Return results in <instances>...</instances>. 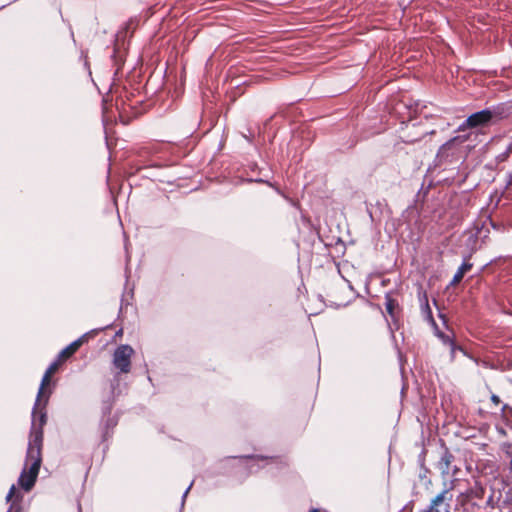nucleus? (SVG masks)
<instances>
[{"label":"nucleus","instance_id":"f257e3e1","mask_svg":"<svg viewBox=\"0 0 512 512\" xmlns=\"http://www.w3.org/2000/svg\"><path fill=\"white\" fill-rule=\"evenodd\" d=\"M44 424V418H38L32 424V434L29 443L27 458L23 471L19 477V485L29 491L35 484L41 466L42 433L39 429Z\"/></svg>","mask_w":512,"mask_h":512},{"label":"nucleus","instance_id":"f03ea898","mask_svg":"<svg viewBox=\"0 0 512 512\" xmlns=\"http://www.w3.org/2000/svg\"><path fill=\"white\" fill-rule=\"evenodd\" d=\"M503 118V111L500 107L486 108L471 114L458 127V131H465L469 128L485 127L491 123H496Z\"/></svg>","mask_w":512,"mask_h":512},{"label":"nucleus","instance_id":"7ed1b4c3","mask_svg":"<svg viewBox=\"0 0 512 512\" xmlns=\"http://www.w3.org/2000/svg\"><path fill=\"white\" fill-rule=\"evenodd\" d=\"M133 349L127 344L118 346L113 354V365L121 373H128L131 368V356Z\"/></svg>","mask_w":512,"mask_h":512},{"label":"nucleus","instance_id":"20e7f679","mask_svg":"<svg viewBox=\"0 0 512 512\" xmlns=\"http://www.w3.org/2000/svg\"><path fill=\"white\" fill-rule=\"evenodd\" d=\"M50 375L44 373L41 385L38 391V395L35 401V405L32 409V415L31 416H46L47 412L45 410V405L48 401V396L45 394L44 388L46 385L50 382Z\"/></svg>","mask_w":512,"mask_h":512},{"label":"nucleus","instance_id":"39448f33","mask_svg":"<svg viewBox=\"0 0 512 512\" xmlns=\"http://www.w3.org/2000/svg\"><path fill=\"white\" fill-rule=\"evenodd\" d=\"M86 338V334L82 335L80 338L76 339L72 343H70L67 347H65L58 355L59 359H66L73 355L79 347L82 345L84 339Z\"/></svg>","mask_w":512,"mask_h":512},{"label":"nucleus","instance_id":"423d86ee","mask_svg":"<svg viewBox=\"0 0 512 512\" xmlns=\"http://www.w3.org/2000/svg\"><path fill=\"white\" fill-rule=\"evenodd\" d=\"M435 328H436V335L442 340V342L444 344L449 345L452 359L455 357V353L457 350L464 353V350L460 346L456 345L454 340L449 335H446L443 332H440L438 330L437 325L435 326Z\"/></svg>","mask_w":512,"mask_h":512},{"label":"nucleus","instance_id":"0eeeda50","mask_svg":"<svg viewBox=\"0 0 512 512\" xmlns=\"http://www.w3.org/2000/svg\"><path fill=\"white\" fill-rule=\"evenodd\" d=\"M421 303V311L424 319H426L429 323H431L433 326H436V323L433 318L432 310L428 303L427 295L424 293L422 298H420Z\"/></svg>","mask_w":512,"mask_h":512},{"label":"nucleus","instance_id":"6e6552de","mask_svg":"<svg viewBox=\"0 0 512 512\" xmlns=\"http://www.w3.org/2000/svg\"><path fill=\"white\" fill-rule=\"evenodd\" d=\"M472 268L471 263L463 262L460 267L457 269L456 273L453 276V279L451 281V285H455L459 283L462 278L464 277L465 273L469 271Z\"/></svg>","mask_w":512,"mask_h":512},{"label":"nucleus","instance_id":"1a4fd4ad","mask_svg":"<svg viewBox=\"0 0 512 512\" xmlns=\"http://www.w3.org/2000/svg\"><path fill=\"white\" fill-rule=\"evenodd\" d=\"M397 305V301L393 299L390 295L387 294L385 296L386 311L391 317H394V309Z\"/></svg>","mask_w":512,"mask_h":512},{"label":"nucleus","instance_id":"9d476101","mask_svg":"<svg viewBox=\"0 0 512 512\" xmlns=\"http://www.w3.org/2000/svg\"><path fill=\"white\" fill-rule=\"evenodd\" d=\"M57 368H58V361H54L53 363H51L49 365V367L47 368L45 373L51 376L57 370Z\"/></svg>","mask_w":512,"mask_h":512},{"label":"nucleus","instance_id":"9b49d317","mask_svg":"<svg viewBox=\"0 0 512 512\" xmlns=\"http://www.w3.org/2000/svg\"><path fill=\"white\" fill-rule=\"evenodd\" d=\"M500 411L503 414V416H505L506 413L512 414V408L507 404L502 405Z\"/></svg>","mask_w":512,"mask_h":512},{"label":"nucleus","instance_id":"f8f14e48","mask_svg":"<svg viewBox=\"0 0 512 512\" xmlns=\"http://www.w3.org/2000/svg\"><path fill=\"white\" fill-rule=\"evenodd\" d=\"M15 492H16V487L14 485H12L11 488H10V491H9L7 497H6L7 501H10L14 497Z\"/></svg>","mask_w":512,"mask_h":512},{"label":"nucleus","instance_id":"ddd939ff","mask_svg":"<svg viewBox=\"0 0 512 512\" xmlns=\"http://www.w3.org/2000/svg\"><path fill=\"white\" fill-rule=\"evenodd\" d=\"M491 401L495 404V405H499L501 403V400L500 398L495 395V394H492L491 396Z\"/></svg>","mask_w":512,"mask_h":512},{"label":"nucleus","instance_id":"4468645a","mask_svg":"<svg viewBox=\"0 0 512 512\" xmlns=\"http://www.w3.org/2000/svg\"><path fill=\"white\" fill-rule=\"evenodd\" d=\"M512 153V144L507 147V149L504 152V156H509Z\"/></svg>","mask_w":512,"mask_h":512},{"label":"nucleus","instance_id":"2eb2a0df","mask_svg":"<svg viewBox=\"0 0 512 512\" xmlns=\"http://www.w3.org/2000/svg\"><path fill=\"white\" fill-rule=\"evenodd\" d=\"M441 500H442V498L439 496V497H437V498L434 500V503H436V502H438V501H441Z\"/></svg>","mask_w":512,"mask_h":512},{"label":"nucleus","instance_id":"dca6fc26","mask_svg":"<svg viewBox=\"0 0 512 512\" xmlns=\"http://www.w3.org/2000/svg\"><path fill=\"white\" fill-rule=\"evenodd\" d=\"M310 512H319V511L315 509V510H312V511H310Z\"/></svg>","mask_w":512,"mask_h":512}]
</instances>
